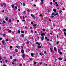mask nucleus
Masks as SVG:
<instances>
[{"label": "nucleus", "instance_id": "obj_54", "mask_svg": "<svg viewBox=\"0 0 66 66\" xmlns=\"http://www.w3.org/2000/svg\"><path fill=\"white\" fill-rule=\"evenodd\" d=\"M36 28V26H34V28Z\"/></svg>", "mask_w": 66, "mask_h": 66}, {"label": "nucleus", "instance_id": "obj_40", "mask_svg": "<svg viewBox=\"0 0 66 66\" xmlns=\"http://www.w3.org/2000/svg\"><path fill=\"white\" fill-rule=\"evenodd\" d=\"M22 46H24V43H23L22 44Z\"/></svg>", "mask_w": 66, "mask_h": 66}, {"label": "nucleus", "instance_id": "obj_17", "mask_svg": "<svg viewBox=\"0 0 66 66\" xmlns=\"http://www.w3.org/2000/svg\"><path fill=\"white\" fill-rule=\"evenodd\" d=\"M5 43V41H4V40H3L2 42V43L3 44H4Z\"/></svg>", "mask_w": 66, "mask_h": 66}, {"label": "nucleus", "instance_id": "obj_47", "mask_svg": "<svg viewBox=\"0 0 66 66\" xmlns=\"http://www.w3.org/2000/svg\"><path fill=\"white\" fill-rule=\"evenodd\" d=\"M36 63H37V62H35L34 63V64H36Z\"/></svg>", "mask_w": 66, "mask_h": 66}, {"label": "nucleus", "instance_id": "obj_64", "mask_svg": "<svg viewBox=\"0 0 66 66\" xmlns=\"http://www.w3.org/2000/svg\"><path fill=\"white\" fill-rule=\"evenodd\" d=\"M50 4H51V5H52V2H51L50 3Z\"/></svg>", "mask_w": 66, "mask_h": 66}, {"label": "nucleus", "instance_id": "obj_63", "mask_svg": "<svg viewBox=\"0 0 66 66\" xmlns=\"http://www.w3.org/2000/svg\"><path fill=\"white\" fill-rule=\"evenodd\" d=\"M3 22L4 23H5V22L4 21H3Z\"/></svg>", "mask_w": 66, "mask_h": 66}, {"label": "nucleus", "instance_id": "obj_20", "mask_svg": "<svg viewBox=\"0 0 66 66\" xmlns=\"http://www.w3.org/2000/svg\"><path fill=\"white\" fill-rule=\"evenodd\" d=\"M26 44H27L29 45V42H26Z\"/></svg>", "mask_w": 66, "mask_h": 66}, {"label": "nucleus", "instance_id": "obj_53", "mask_svg": "<svg viewBox=\"0 0 66 66\" xmlns=\"http://www.w3.org/2000/svg\"><path fill=\"white\" fill-rule=\"evenodd\" d=\"M59 42H57L56 43V44H57V45H58V44H59Z\"/></svg>", "mask_w": 66, "mask_h": 66}, {"label": "nucleus", "instance_id": "obj_15", "mask_svg": "<svg viewBox=\"0 0 66 66\" xmlns=\"http://www.w3.org/2000/svg\"><path fill=\"white\" fill-rule=\"evenodd\" d=\"M36 25H37L36 24H34L33 25V26L34 27L36 26Z\"/></svg>", "mask_w": 66, "mask_h": 66}, {"label": "nucleus", "instance_id": "obj_25", "mask_svg": "<svg viewBox=\"0 0 66 66\" xmlns=\"http://www.w3.org/2000/svg\"><path fill=\"white\" fill-rule=\"evenodd\" d=\"M58 59L59 60H63V59L62 58H58Z\"/></svg>", "mask_w": 66, "mask_h": 66}, {"label": "nucleus", "instance_id": "obj_19", "mask_svg": "<svg viewBox=\"0 0 66 66\" xmlns=\"http://www.w3.org/2000/svg\"><path fill=\"white\" fill-rule=\"evenodd\" d=\"M15 52H18V50H17V49H16L15 50Z\"/></svg>", "mask_w": 66, "mask_h": 66}, {"label": "nucleus", "instance_id": "obj_36", "mask_svg": "<svg viewBox=\"0 0 66 66\" xmlns=\"http://www.w3.org/2000/svg\"><path fill=\"white\" fill-rule=\"evenodd\" d=\"M23 6H25V4L23 3Z\"/></svg>", "mask_w": 66, "mask_h": 66}, {"label": "nucleus", "instance_id": "obj_62", "mask_svg": "<svg viewBox=\"0 0 66 66\" xmlns=\"http://www.w3.org/2000/svg\"><path fill=\"white\" fill-rule=\"evenodd\" d=\"M2 40V38H0V40Z\"/></svg>", "mask_w": 66, "mask_h": 66}, {"label": "nucleus", "instance_id": "obj_7", "mask_svg": "<svg viewBox=\"0 0 66 66\" xmlns=\"http://www.w3.org/2000/svg\"><path fill=\"white\" fill-rule=\"evenodd\" d=\"M22 56L23 58H24V57H25V55L24 54L22 55Z\"/></svg>", "mask_w": 66, "mask_h": 66}, {"label": "nucleus", "instance_id": "obj_31", "mask_svg": "<svg viewBox=\"0 0 66 66\" xmlns=\"http://www.w3.org/2000/svg\"><path fill=\"white\" fill-rule=\"evenodd\" d=\"M3 37H5V36H6V35L5 34H4L3 35Z\"/></svg>", "mask_w": 66, "mask_h": 66}, {"label": "nucleus", "instance_id": "obj_57", "mask_svg": "<svg viewBox=\"0 0 66 66\" xmlns=\"http://www.w3.org/2000/svg\"><path fill=\"white\" fill-rule=\"evenodd\" d=\"M15 9H17V6H15Z\"/></svg>", "mask_w": 66, "mask_h": 66}, {"label": "nucleus", "instance_id": "obj_1", "mask_svg": "<svg viewBox=\"0 0 66 66\" xmlns=\"http://www.w3.org/2000/svg\"><path fill=\"white\" fill-rule=\"evenodd\" d=\"M40 33H42V34H41V35L42 36V37L41 38V39L42 40H44V39L45 37L44 35H45V34L44 33H42L43 31H41Z\"/></svg>", "mask_w": 66, "mask_h": 66}, {"label": "nucleus", "instance_id": "obj_39", "mask_svg": "<svg viewBox=\"0 0 66 66\" xmlns=\"http://www.w3.org/2000/svg\"><path fill=\"white\" fill-rule=\"evenodd\" d=\"M59 12H60V13H62V11L61 10H60L59 11Z\"/></svg>", "mask_w": 66, "mask_h": 66}, {"label": "nucleus", "instance_id": "obj_26", "mask_svg": "<svg viewBox=\"0 0 66 66\" xmlns=\"http://www.w3.org/2000/svg\"><path fill=\"white\" fill-rule=\"evenodd\" d=\"M21 32L22 33H24V31H21Z\"/></svg>", "mask_w": 66, "mask_h": 66}, {"label": "nucleus", "instance_id": "obj_46", "mask_svg": "<svg viewBox=\"0 0 66 66\" xmlns=\"http://www.w3.org/2000/svg\"><path fill=\"white\" fill-rule=\"evenodd\" d=\"M30 61H32V58H30Z\"/></svg>", "mask_w": 66, "mask_h": 66}, {"label": "nucleus", "instance_id": "obj_27", "mask_svg": "<svg viewBox=\"0 0 66 66\" xmlns=\"http://www.w3.org/2000/svg\"><path fill=\"white\" fill-rule=\"evenodd\" d=\"M22 13L23 14H25V13H26V11H24L23 12H22Z\"/></svg>", "mask_w": 66, "mask_h": 66}, {"label": "nucleus", "instance_id": "obj_24", "mask_svg": "<svg viewBox=\"0 0 66 66\" xmlns=\"http://www.w3.org/2000/svg\"><path fill=\"white\" fill-rule=\"evenodd\" d=\"M9 21L10 22L12 21V20L11 19H9Z\"/></svg>", "mask_w": 66, "mask_h": 66}, {"label": "nucleus", "instance_id": "obj_42", "mask_svg": "<svg viewBox=\"0 0 66 66\" xmlns=\"http://www.w3.org/2000/svg\"><path fill=\"white\" fill-rule=\"evenodd\" d=\"M64 35H66V33L65 32H64Z\"/></svg>", "mask_w": 66, "mask_h": 66}, {"label": "nucleus", "instance_id": "obj_49", "mask_svg": "<svg viewBox=\"0 0 66 66\" xmlns=\"http://www.w3.org/2000/svg\"><path fill=\"white\" fill-rule=\"evenodd\" d=\"M18 33H20V31H19V30L18 31Z\"/></svg>", "mask_w": 66, "mask_h": 66}, {"label": "nucleus", "instance_id": "obj_50", "mask_svg": "<svg viewBox=\"0 0 66 66\" xmlns=\"http://www.w3.org/2000/svg\"><path fill=\"white\" fill-rule=\"evenodd\" d=\"M58 52H60V49H58Z\"/></svg>", "mask_w": 66, "mask_h": 66}, {"label": "nucleus", "instance_id": "obj_61", "mask_svg": "<svg viewBox=\"0 0 66 66\" xmlns=\"http://www.w3.org/2000/svg\"><path fill=\"white\" fill-rule=\"evenodd\" d=\"M17 22H19V21L18 20H17Z\"/></svg>", "mask_w": 66, "mask_h": 66}, {"label": "nucleus", "instance_id": "obj_2", "mask_svg": "<svg viewBox=\"0 0 66 66\" xmlns=\"http://www.w3.org/2000/svg\"><path fill=\"white\" fill-rule=\"evenodd\" d=\"M1 5L2 7H3L4 8H5L6 7V5L5 3H3L1 4Z\"/></svg>", "mask_w": 66, "mask_h": 66}, {"label": "nucleus", "instance_id": "obj_44", "mask_svg": "<svg viewBox=\"0 0 66 66\" xmlns=\"http://www.w3.org/2000/svg\"><path fill=\"white\" fill-rule=\"evenodd\" d=\"M8 39H6V42H7V41H8Z\"/></svg>", "mask_w": 66, "mask_h": 66}, {"label": "nucleus", "instance_id": "obj_43", "mask_svg": "<svg viewBox=\"0 0 66 66\" xmlns=\"http://www.w3.org/2000/svg\"><path fill=\"white\" fill-rule=\"evenodd\" d=\"M56 6H57V7H58V6H59V5H58V4H57L56 5Z\"/></svg>", "mask_w": 66, "mask_h": 66}, {"label": "nucleus", "instance_id": "obj_4", "mask_svg": "<svg viewBox=\"0 0 66 66\" xmlns=\"http://www.w3.org/2000/svg\"><path fill=\"white\" fill-rule=\"evenodd\" d=\"M16 47L18 49H20V47L19 46H16Z\"/></svg>", "mask_w": 66, "mask_h": 66}, {"label": "nucleus", "instance_id": "obj_35", "mask_svg": "<svg viewBox=\"0 0 66 66\" xmlns=\"http://www.w3.org/2000/svg\"><path fill=\"white\" fill-rule=\"evenodd\" d=\"M2 60V57L0 56V60Z\"/></svg>", "mask_w": 66, "mask_h": 66}, {"label": "nucleus", "instance_id": "obj_13", "mask_svg": "<svg viewBox=\"0 0 66 66\" xmlns=\"http://www.w3.org/2000/svg\"><path fill=\"white\" fill-rule=\"evenodd\" d=\"M31 56H33V55H34V54H33V53H31Z\"/></svg>", "mask_w": 66, "mask_h": 66}, {"label": "nucleus", "instance_id": "obj_28", "mask_svg": "<svg viewBox=\"0 0 66 66\" xmlns=\"http://www.w3.org/2000/svg\"><path fill=\"white\" fill-rule=\"evenodd\" d=\"M14 5L13 4L12 6V8H14Z\"/></svg>", "mask_w": 66, "mask_h": 66}, {"label": "nucleus", "instance_id": "obj_6", "mask_svg": "<svg viewBox=\"0 0 66 66\" xmlns=\"http://www.w3.org/2000/svg\"><path fill=\"white\" fill-rule=\"evenodd\" d=\"M21 52L23 54L24 53V50H23V49L21 50Z\"/></svg>", "mask_w": 66, "mask_h": 66}, {"label": "nucleus", "instance_id": "obj_5", "mask_svg": "<svg viewBox=\"0 0 66 66\" xmlns=\"http://www.w3.org/2000/svg\"><path fill=\"white\" fill-rule=\"evenodd\" d=\"M53 11L54 12H55V13H57V12H56V10L55 9H54L53 10Z\"/></svg>", "mask_w": 66, "mask_h": 66}, {"label": "nucleus", "instance_id": "obj_56", "mask_svg": "<svg viewBox=\"0 0 66 66\" xmlns=\"http://www.w3.org/2000/svg\"><path fill=\"white\" fill-rule=\"evenodd\" d=\"M44 53L45 54H46V52L45 51L44 52Z\"/></svg>", "mask_w": 66, "mask_h": 66}, {"label": "nucleus", "instance_id": "obj_18", "mask_svg": "<svg viewBox=\"0 0 66 66\" xmlns=\"http://www.w3.org/2000/svg\"><path fill=\"white\" fill-rule=\"evenodd\" d=\"M59 53L60 54H62V52H59Z\"/></svg>", "mask_w": 66, "mask_h": 66}, {"label": "nucleus", "instance_id": "obj_60", "mask_svg": "<svg viewBox=\"0 0 66 66\" xmlns=\"http://www.w3.org/2000/svg\"><path fill=\"white\" fill-rule=\"evenodd\" d=\"M24 19V16H23V19Z\"/></svg>", "mask_w": 66, "mask_h": 66}, {"label": "nucleus", "instance_id": "obj_33", "mask_svg": "<svg viewBox=\"0 0 66 66\" xmlns=\"http://www.w3.org/2000/svg\"><path fill=\"white\" fill-rule=\"evenodd\" d=\"M13 48V46H11L10 47V49H12V48Z\"/></svg>", "mask_w": 66, "mask_h": 66}, {"label": "nucleus", "instance_id": "obj_21", "mask_svg": "<svg viewBox=\"0 0 66 66\" xmlns=\"http://www.w3.org/2000/svg\"><path fill=\"white\" fill-rule=\"evenodd\" d=\"M55 13L54 12H53V13H52V15H54V14H55Z\"/></svg>", "mask_w": 66, "mask_h": 66}, {"label": "nucleus", "instance_id": "obj_12", "mask_svg": "<svg viewBox=\"0 0 66 66\" xmlns=\"http://www.w3.org/2000/svg\"><path fill=\"white\" fill-rule=\"evenodd\" d=\"M37 47L38 48H41V47H42V46H38Z\"/></svg>", "mask_w": 66, "mask_h": 66}, {"label": "nucleus", "instance_id": "obj_34", "mask_svg": "<svg viewBox=\"0 0 66 66\" xmlns=\"http://www.w3.org/2000/svg\"><path fill=\"white\" fill-rule=\"evenodd\" d=\"M27 11V12H30V10H29V9H28Z\"/></svg>", "mask_w": 66, "mask_h": 66}, {"label": "nucleus", "instance_id": "obj_48", "mask_svg": "<svg viewBox=\"0 0 66 66\" xmlns=\"http://www.w3.org/2000/svg\"><path fill=\"white\" fill-rule=\"evenodd\" d=\"M6 20V21H7L8 20V19L7 18H6L5 19Z\"/></svg>", "mask_w": 66, "mask_h": 66}, {"label": "nucleus", "instance_id": "obj_22", "mask_svg": "<svg viewBox=\"0 0 66 66\" xmlns=\"http://www.w3.org/2000/svg\"><path fill=\"white\" fill-rule=\"evenodd\" d=\"M43 31H46V29H42Z\"/></svg>", "mask_w": 66, "mask_h": 66}, {"label": "nucleus", "instance_id": "obj_38", "mask_svg": "<svg viewBox=\"0 0 66 66\" xmlns=\"http://www.w3.org/2000/svg\"><path fill=\"white\" fill-rule=\"evenodd\" d=\"M30 29H31V30H32V27H30Z\"/></svg>", "mask_w": 66, "mask_h": 66}, {"label": "nucleus", "instance_id": "obj_8", "mask_svg": "<svg viewBox=\"0 0 66 66\" xmlns=\"http://www.w3.org/2000/svg\"><path fill=\"white\" fill-rule=\"evenodd\" d=\"M41 2L42 4H43V3H44V2H43V1H44V0H41Z\"/></svg>", "mask_w": 66, "mask_h": 66}, {"label": "nucleus", "instance_id": "obj_29", "mask_svg": "<svg viewBox=\"0 0 66 66\" xmlns=\"http://www.w3.org/2000/svg\"><path fill=\"white\" fill-rule=\"evenodd\" d=\"M58 15V13H57L54 15V16H56V15Z\"/></svg>", "mask_w": 66, "mask_h": 66}, {"label": "nucleus", "instance_id": "obj_45", "mask_svg": "<svg viewBox=\"0 0 66 66\" xmlns=\"http://www.w3.org/2000/svg\"><path fill=\"white\" fill-rule=\"evenodd\" d=\"M64 59V61H65V62H66V59Z\"/></svg>", "mask_w": 66, "mask_h": 66}, {"label": "nucleus", "instance_id": "obj_51", "mask_svg": "<svg viewBox=\"0 0 66 66\" xmlns=\"http://www.w3.org/2000/svg\"><path fill=\"white\" fill-rule=\"evenodd\" d=\"M10 59H12V56H11L10 57Z\"/></svg>", "mask_w": 66, "mask_h": 66}, {"label": "nucleus", "instance_id": "obj_59", "mask_svg": "<svg viewBox=\"0 0 66 66\" xmlns=\"http://www.w3.org/2000/svg\"><path fill=\"white\" fill-rule=\"evenodd\" d=\"M63 31H66V29H64L63 30Z\"/></svg>", "mask_w": 66, "mask_h": 66}, {"label": "nucleus", "instance_id": "obj_14", "mask_svg": "<svg viewBox=\"0 0 66 66\" xmlns=\"http://www.w3.org/2000/svg\"><path fill=\"white\" fill-rule=\"evenodd\" d=\"M54 50L55 51H56V48L55 47H54Z\"/></svg>", "mask_w": 66, "mask_h": 66}, {"label": "nucleus", "instance_id": "obj_30", "mask_svg": "<svg viewBox=\"0 0 66 66\" xmlns=\"http://www.w3.org/2000/svg\"><path fill=\"white\" fill-rule=\"evenodd\" d=\"M31 33H33V30H31Z\"/></svg>", "mask_w": 66, "mask_h": 66}, {"label": "nucleus", "instance_id": "obj_11", "mask_svg": "<svg viewBox=\"0 0 66 66\" xmlns=\"http://www.w3.org/2000/svg\"><path fill=\"white\" fill-rule=\"evenodd\" d=\"M9 33H11V32H12V31L11 30H9L8 31Z\"/></svg>", "mask_w": 66, "mask_h": 66}, {"label": "nucleus", "instance_id": "obj_10", "mask_svg": "<svg viewBox=\"0 0 66 66\" xmlns=\"http://www.w3.org/2000/svg\"><path fill=\"white\" fill-rule=\"evenodd\" d=\"M36 44H37V45H38V46H40V44L39 43H38L36 42Z\"/></svg>", "mask_w": 66, "mask_h": 66}, {"label": "nucleus", "instance_id": "obj_9", "mask_svg": "<svg viewBox=\"0 0 66 66\" xmlns=\"http://www.w3.org/2000/svg\"><path fill=\"white\" fill-rule=\"evenodd\" d=\"M16 60H17L16 59H15L13 60L12 61H13V62H15V61H16Z\"/></svg>", "mask_w": 66, "mask_h": 66}, {"label": "nucleus", "instance_id": "obj_52", "mask_svg": "<svg viewBox=\"0 0 66 66\" xmlns=\"http://www.w3.org/2000/svg\"><path fill=\"white\" fill-rule=\"evenodd\" d=\"M22 37H24V35L23 34H22Z\"/></svg>", "mask_w": 66, "mask_h": 66}, {"label": "nucleus", "instance_id": "obj_37", "mask_svg": "<svg viewBox=\"0 0 66 66\" xmlns=\"http://www.w3.org/2000/svg\"><path fill=\"white\" fill-rule=\"evenodd\" d=\"M25 29H28V27H27V26H26L25 27Z\"/></svg>", "mask_w": 66, "mask_h": 66}, {"label": "nucleus", "instance_id": "obj_55", "mask_svg": "<svg viewBox=\"0 0 66 66\" xmlns=\"http://www.w3.org/2000/svg\"><path fill=\"white\" fill-rule=\"evenodd\" d=\"M26 21V20H22V21H23H23Z\"/></svg>", "mask_w": 66, "mask_h": 66}, {"label": "nucleus", "instance_id": "obj_16", "mask_svg": "<svg viewBox=\"0 0 66 66\" xmlns=\"http://www.w3.org/2000/svg\"><path fill=\"white\" fill-rule=\"evenodd\" d=\"M51 18H53V17H54V16H50Z\"/></svg>", "mask_w": 66, "mask_h": 66}, {"label": "nucleus", "instance_id": "obj_41", "mask_svg": "<svg viewBox=\"0 0 66 66\" xmlns=\"http://www.w3.org/2000/svg\"><path fill=\"white\" fill-rule=\"evenodd\" d=\"M39 63V64H40V65H41L43 63V62H41V63Z\"/></svg>", "mask_w": 66, "mask_h": 66}, {"label": "nucleus", "instance_id": "obj_32", "mask_svg": "<svg viewBox=\"0 0 66 66\" xmlns=\"http://www.w3.org/2000/svg\"><path fill=\"white\" fill-rule=\"evenodd\" d=\"M11 34H12V35H13V34H14V32H12Z\"/></svg>", "mask_w": 66, "mask_h": 66}, {"label": "nucleus", "instance_id": "obj_58", "mask_svg": "<svg viewBox=\"0 0 66 66\" xmlns=\"http://www.w3.org/2000/svg\"><path fill=\"white\" fill-rule=\"evenodd\" d=\"M47 41H49V38H48L47 39Z\"/></svg>", "mask_w": 66, "mask_h": 66}, {"label": "nucleus", "instance_id": "obj_3", "mask_svg": "<svg viewBox=\"0 0 66 66\" xmlns=\"http://www.w3.org/2000/svg\"><path fill=\"white\" fill-rule=\"evenodd\" d=\"M31 16L34 19H35L36 18V17L35 16V15H33V14H31Z\"/></svg>", "mask_w": 66, "mask_h": 66}, {"label": "nucleus", "instance_id": "obj_23", "mask_svg": "<svg viewBox=\"0 0 66 66\" xmlns=\"http://www.w3.org/2000/svg\"><path fill=\"white\" fill-rule=\"evenodd\" d=\"M40 55H44V54H42L41 53H40Z\"/></svg>", "mask_w": 66, "mask_h": 66}]
</instances>
